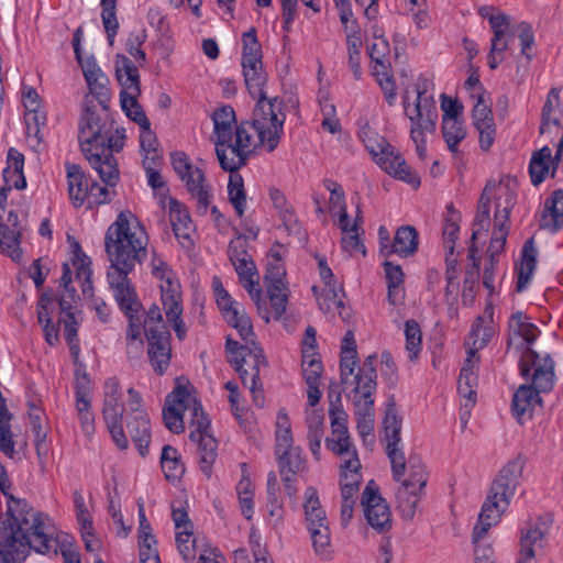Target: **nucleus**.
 <instances>
[{
	"label": "nucleus",
	"mask_w": 563,
	"mask_h": 563,
	"mask_svg": "<svg viewBox=\"0 0 563 563\" xmlns=\"http://www.w3.org/2000/svg\"><path fill=\"white\" fill-rule=\"evenodd\" d=\"M148 235L140 220L130 210H123L111 223L104 234V250L110 266L107 272L109 288L117 305L129 320L126 340L141 339L143 323V306L129 275L136 264H141L147 255Z\"/></svg>",
	"instance_id": "1"
},
{
	"label": "nucleus",
	"mask_w": 563,
	"mask_h": 563,
	"mask_svg": "<svg viewBox=\"0 0 563 563\" xmlns=\"http://www.w3.org/2000/svg\"><path fill=\"white\" fill-rule=\"evenodd\" d=\"M48 518L35 511L25 499L9 497L8 509L0 515V563L22 562L34 550L57 553Z\"/></svg>",
	"instance_id": "2"
},
{
	"label": "nucleus",
	"mask_w": 563,
	"mask_h": 563,
	"mask_svg": "<svg viewBox=\"0 0 563 563\" xmlns=\"http://www.w3.org/2000/svg\"><path fill=\"white\" fill-rule=\"evenodd\" d=\"M242 44L241 65L244 82L250 96L257 100L253 111V126L260 144L268 152H273L284 133V102L277 97H266L264 88L267 75L263 67L262 46L254 27L243 33Z\"/></svg>",
	"instance_id": "3"
},
{
	"label": "nucleus",
	"mask_w": 563,
	"mask_h": 563,
	"mask_svg": "<svg viewBox=\"0 0 563 563\" xmlns=\"http://www.w3.org/2000/svg\"><path fill=\"white\" fill-rule=\"evenodd\" d=\"M78 141L81 153L100 179L109 186H115L119 166L113 153L123 148L125 130L114 126L107 106L101 113L90 107L85 108L78 123Z\"/></svg>",
	"instance_id": "4"
},
{
	"label": "nucleus",
	"mask_w": 563,
	"mask_h": 563,
	"mask_svg": "<svg viewBox=\"0 0 563 563\" xmlns=\"http://www.w3.org/2000/svg\"><path fill=\"white\" fill-rule=\"evenodd\" d=\"M383 442L385 452L391 464L393 477L401 482V486L422 490L428 482V473L422 460L411 455L406 461L401 445V418L397 415L394 396L388 399L383 420Z\"/></svg>",
	"instance_id": "5"
},
{
	"label": "nucleus",
	"mask_w": 563,
	"mask_h": 563,
	"mask_svg": "<svg viewBox=\"0 0 563 563\" xmlns=\"http://www.w3.org/2000/svg\"><path fill=\"white\" fill-rule=\"evenodd\" d=\"M360 136L373 159L388 175L407 183L413 188H418L420 186L419 176L406 163L401 154L390 145L385 137L378 135V133L373 131L369 126H364L360 132Z\"/></svg>",
	"instance_id": "6"
},
{
	"label": "nucleus",
	"mask_w": 563,
	"mask_h": 563,
	"mask_svg": "<svg viewBox=\"0 0 563 563\" xmlns=\"http://www.w3.org/2000/svg\"><path fill=\"white\" fill-rule=\"evenodd\" d=\"M514 206L515 192L510 186V180H508L507 184H500L498 188L497 203L495 206L494 228L488 247L490 254L483 274V284L490 294L495 290L494 277L497 264L495 255L498 254L505 246L508 235L509 214Z\"/></svg>",
	"instance_id": "7"
},
{
	"label": "nucleus",
	"mask_w": 563,
	"mask_h": 563,
	"mask_svg": "<svg viewBox=\"0 0 563 563\" xmlns=\"http://www.w3.org/2000/svg\"><path fill=\"white\" fill-rule=\"evenodd\" d=\"M251 129L254 130L253 121L241 122L224 141L216 139V154L223 170L236 173L246 165L254 148Z\"/></svg>",
	"instance_id": "8"
},
{
	"label": "nucleus",
	"mask_w": 563,
	"mask_h": 563,
	"mask_svg": "<svg viewBox=\"0 0 563 563\" xmlns=\"http://www.w3.org/2000/svg\"><path fill=\"white\" fill-rule=\"evenodd\" d=\"M191 428L189 439L197 444L196 454L199 468L207 478H210L218 457V441L209 432L210 420L205 415L202 407L197 404L194 408Z\"/></svg>",
	"instance_id": "9"
},
{
	"label": "nucleus",
	"mask_w": 563,
	"mask_h": 563,
	"mask_svg": "<svg viewBox=\"0 0 563 563\" xmlns=\"http://www.w3.org/2000/svg\"><path fill=\"white\" fill-rule=\"evenodd\" d=\"M172 165L175 173L185 184L186 189L197 200L198 210L205 213L211 202V186L207 184L203 170L195 166L184 152L172 153Z\"/></svg>",
	"instance_id": "10"
},
{
	"label": "nucleus",
	"mask_w": 563,
	"mask_h": 563,
	"mask_svg": "<svg viewBox=\"0 0 563 563\" xmlns=\"http://www.w3.org/2000/svg\"><path fill=\"white\" fill-rule=\"evenodd\" d=\"M120 383L117 377H110L103 386L102 416L113 442L120 450L129 446L128 438L123 430V404Z\"/></svg>",
	"instance_id": "11"
},
{
	"label": "nucleus",
	"mask_w": 563,
	"mask_h": 563,
	"mask_svg": "<svg viewBox=\"0 0 563 563\" xmlns=\"http://www.w3.org/2000/svg\"><path fill=\"white\" fill-rule=\"evenodd\" d=\"M520 373L523 377L530 376L532 369L533 374L532 388L539 393H548L554 385V362L550 355L540 358L539 354L530 347H526L519 362Z\"/></svg>",
	"instance_id": "12"
},
{
	"label": "nucleus",
	"mask_w": 563,
	"mask_h": 563,
	"mask_svg": "<svg viewBox=\"0 0 563 563\" xmlns=\"http://www.w3.org/2000/svg\"><path fill=\"white\" fill-rule=\"evenodd\" d=\"M527 457L518 454L504 465L492 483V497H498L499 500L511 501L516 489L522 477Z\"/></svg>",
	"instance_id": "13"
},
{
	"label": "nucleus",
	"mask_w": 563,
	"mask_h": 563,
	"mask_svg": "<svg viewBox=\"0 0 563 563\" xmlns=\"http://www.w3.org/2000/svg\"><path fill=\"white\" fill-rule=\"evenodd\" d=\"M368 525L379 532L390 529L391 519L389 507L378 493L374 481L366 485L361 500Z\"/></svg>",
	"instance_id": "14"
},
{
	"label": "nucleus",
	"mask_w": 563,
	"mask_h": 563,
	"mask_svg": "<svg viewBox=\"0 0 563 563\" xmlns=\"http://www.w3.org/2000/svg\"><path fill=\"white\" fill-rule=\"evenodd\" d=\"M147 355L153 371L157 375L166 373L172 358L170 333L165 325L161 330L147 328Z\"/></svg>",
	"instance_id": "15"
},
{
	"label": "nucleus",
	"mask_w": 563,
	"mask_h": 563,
	"mask_svg": "<svg viewBox=\"0 0 563 563\" xmlns=\"http://www.w3.org/2000/svg\"><path fill=\"white\" fill-rule=\"evenodd\" d=\"M472 117L474 126L479 133V146L483 151H488L495 140L496 126L490 106L485 99L484 92L477 95Z\"/></svg>",
	"instance_id": "16"
},
{
	"label": "nucleus",
	"mask_w": 563,
	"mask_h": 563,
	"mask_svg": "<svg viewBox=\"0 0 563 563\" xmlns=\"http://www.w3.org/2000/svg\"><path fill=\"white\" fill-rule=\"evenodd\" d=\"M509 504V501L499 500L498 497L493 498L492 492L489 490L487 498L482 506L477 523L473 529V543L481 541L487 531L493 526L497 525Z\"/></svg>",
	"instance_id": "17"
},
{
	"label": "nucleus",
	"mask_w": 563,
	"mask_h": 563,
	"mask_svg": "<svg viewBox=\"0 0 563 563\" xmlns=\"http://www.w3.org/2000/svg\"><path fill=\"white\" fill-rule=\"evenodd\" d=\"M80 66L90 92L99 100L102 108L106 109L111 95L108 87L109 78L98 66L93 57L87 58Z\"/></svg>",
	"instance_id": "18"
},
{
	"label": "nucleus",
	"mask_w": 563,
	"mask_h": 563,
	"mask_svg": "<svg viewBox=\"0 0 563 563\" xmlns=\"http://www.w3.org/2000/svg\"><path fill=\"white\" fill-rule=\"evenodd\" d=\"M490 338V329L483 325V319L478 317L472 325L465 345H467V357L464 362L462 369H467L468 373H476L475 368L479 362L478 351L484 349Z\"/></svg>",
	"instance_id": "19"
},
{
	"label": "nucleus",
	"mask_w": 563,
	"mask_h": 563,
	"mask_svg": "<svg viewBox=\"0 0 563 563\" xmlns=\"http://www.w3.org/2000/svg\"><path fill=\"white\" fill-rule=\"evenodd\" d=\"M376 355L371 354L363 361L358 367V372L354 375L352 384H354V398H374L377 388V372L375 368Z\"/></svg>",
	"instance_id": "20"
},
{
	"label": "nucleus",
	"mask_w": 563,
	"mask_h": 563,
	"mask_svg": "<svg viewBox=\"0 0 563 563\" xmlns=\"http://www.w3.org/2000/svg\"><path fill=\"white\" fill-rule=\"evenodd\" d=\"M417 101L415 103L413 114L407 115L412 125H417L424 132L433 133L437 126V108L432 97H424V91L418 88Z\"/></svg>",
	"instance_id": "21"
},
{
	"label": "nucleus",
	"mask_w": 563,
	"mask_h": 563,
	"mask_svg": "<svg viewBox=\"0 0 563 563\" xmlns=\"http://www.w3.org/2000/svg\"><path fill=\"white\" fill-rule=\"evenodd\" d=\"M510 180V186L516 194V181L511 178L501 179L499 184L496 186V198L498 197V188L500 184H507V181ZM492 187H495L494 184L488 181L484 188L483 194L481 195V198L478 200L476 214L473 222V232H472V240L475 241L482 233H485L488 231L490 225V197L488 195V191H490Z\"/></svg>",
	"instance_id": "22"
},
{
	"label": "nucleus",
	"mask_w": 563,
	"mask_h": 563,
	"mask_svg": "<svg viewBox=\"0 0 563 563\" xmlns=\"http://www.w3.org/2000/svg\"><path fill=\"white\" fill-rule=\"evenodd\" d=\"M168 209L169 220L176 239L183 246L191 244L194 224L186 207L176 199L169 198Z\"/></svg>",
	"instance_id": "23"
},
{
	"label": "nucleus",
	"mask_w": 563,
	"mask_h": 563,
	"mask_svg": "<svg viewBox=\"0 0 563 563\" xmlns=\"http://www.w3.org/2000/svg\"><path fill=\"white\" fill-rule=\"evenodd\" d=\"M126 429L140 454L145 456L151 442V424L147 412L136 409L134 415H128Z\"/></svg>",
	"instance_id": "24"
},
{
	"label": "nucleus",
	"mask_w": 563,
	"mask_h": 563,
	"mask_svg": "<svg viewBox=\"0 0 563 563\" xmlns=\"http://www.w3.org/2000/svg\"><path fill=\"white\" fill-rule=\"evenodd\" d=\"M232 265L235 268L240 283L247 290L258 310H261L262 289L260 288V277L253 258H242L241 262L233 263Z\"/></svg>",
	"instance_id": "25"
},
{
	"label": "nucleus",
	"mask_w": 563,
	"mask_h": 563,
	"mask_svg": "<svg viewBox=\"0 0 563 563\" xmlns=\"http://www.w3.org/2000/svg\"><path fill=\"white\" fill-rule=\"evenodd\" d=\"M68 195L75 207H80L88 197L89 184L82 168L74 163H65Z\"/></svg>",
	"instance_id": "26"
},
{
	"label": "nucleus",
	"mask_w": 563,
	"mask_h": 563,
	"mask_svg": "<svg viewBox=\"0 0 563 563\" xmlns=\"http://www.w3.org/2000/svg\"><path fill=\"white\" fill-rule=\"evenodd\" d=\"M540 227L551 231H558L563 227V190H556L544 202L540 218Z\"/></svg>",
	"instance_id": "27"
},
{
	"label": "nucleus",
	"mask_w": 563,
	"mask_h": 563,
	"mask_svg": "<svg viewBox=\"0 0 563 563\" xmlns=\"http://www.w3.org/2000/svg\"><path fill=\"white\" fill-rule=\"evenodd\" d=\"M419 245V235L411 225H402L397 229L391 246L388 249L390 255L396 254L401 257L413 255Z\"/></svg>",
	"instance_id": "28"
},
{
	"label": "nucleus",
	"mask_w": 563,
	"mask_h": 563,
	"mask_svg": "<svg viewBox=\"0 0 563 563\" xmlns=\"http://www.w3.org/2000/svg\"><path fill=\"white\" fill-rule=\"evenodd\" d=\"M24 155L14 147H10L7 155V167L3 169V179L7 186H14L22 190L26 187L23 173Z\"/></svg>",
	"instance_id": "29"
},
{
	"label": "nucleus",
	"mask_w": 563,
	"mask_h": 563,
	"mask_svg": "<svg viewBox=\"0 0 563 563\" xmlns=\"http://www.w3.org/2000/svg\"><path fill=\"white\" fill-rule=\"evenodd\" d=\"M329 398V416L331 420V435L328 439L339 440L349 434L347 415L342 408L341 394L330 390Z\"/></svg>",
	"instance_id": "30"
},
{
	"label": "nucleus",
	"mask_w": 563,
	"mask_h": 563,
	"mask_svg": "<svg viewBox=\"0 0 563 563\" xmlns=\"http://www.w3.org/2000/svg\"><path fill=\"white\" fill-rule=\"evenodd\" d=\"M536 263L537 249L534 247L533 239L531 238L525 242L522 247V258L517 272L516 282V290L518 292L523 291L527 288L528 284L530 283V279L536 268Z\"/></svg>",
	"instance_id": "31"
},
{
	"label": "nucleus",
	"mask_w": 563,
	"mask_h": 563,
	"mask_svg": "<svg viewBox=\"0 0 563 563\" xmlns=\"http://www.w3.org/2000/svg\"><path fill=\"white\" fill-rule=\"evenodd\" d=\"M545 531L540 527L522 529L520 538L519 560L517 563H534L536 549L542 547Z\"/></svg>",
	"instance_id": "32"
},
{
	"label": "nucleus",
	"mask_w": 563,
	"mask_h": 563,
	"mask_svg": "<svg viewBox=\"0 0 563 563\" xmlns=\"http://www.w3.org/2000/svg\"><path fill=\"white\" fill-rule=\"evenodd\" d=\"M180 286L175 280L167 279V285H161V300L167 320H176L183 314Z\"/></svg>",
	"instance_id": "33"
},
{
	"label": "nucleus",
	"mask_w": 563,
	"mask_h": 563,
	"mask_svg": "<svg viewBox=\"0 0 563 563\" xmlns=\"http://www.w3.org/2000/svg\"><path fill=\"white\" fill-rule=\"evenodd\" d=\"M384 271L387 280V298L390 305L397 306L404 301L405 290L404 284V272L400 265H394L391 262L384 263Z\"/></svg>",
	"instance_id": "34"
},
{
	"label": "nucleus",
	"mask_w": 563,
	"mask_h": 563,
	"mask_svg": "<svg viewBox=\"0 0 563 563\" xmlns=\"http://www.w3.org/2000/svg\"><path fill=\"white\" fill-rule=\"evenodd\" d=\"M253 358V365L251 368L250 376L247 377V385H244L245 387H249L252 395H253V401L256 407L262 408L264 406V395L261 386L258 387L260 383V371L261 367L267 366V361L264 355V351L262 347L255 346L254 351L250 355Z\"/></svg>",
	"instance_id": "35"
},
{
	"label": "nucleus",
	"mask_w": 563,
	"mask_h": 563,
	"mask_svg": "<svg viewBox=\"0 0 563 563\" xmlns=\"http://www.w3.org/2000/svg\"><path fill=\"white\" fill-rule=\"evenodd\" d=\"M305 497L306 500L303 504V509L307 529L319 527L321 525H329L325 511L320 504L317 489L312 486H309L305 492Z\"/></svg>",
	"instance_id": "36"
},
{
	"label": "nucleus",
	"mask_w": 563,
	"mask_h": 563,
	"mask_svg": "<svg viewBox=\"0 0 563 563\" xmlns=\"http://www.w3.org/2000/svg\"><path fill=\"white\" fill-rule=\"evenodd\" d=\"M115 74L124 89L140 91V74L134 63L123 54L115 56Z\"/></svg>",
	"instance_id": "37"
},
{
	"label": "nucleus",
	"mask_w": 563,
	"mask_h": 563,
	"mask_svg": "<svg viewBox=\"0 0 563 563\" xmlns=\"http://www.w3.org/2000/svg\"><path fill=\"white\" fill-rule=\"evenodd\" d=\"M539 391L529 385L520 386L514 395L511 409L518 419L529 413L536 405L541 404Z\"/></svg>",
	"instance_id": "38"
},
{
	"label": "nucleus",
	"mask_w": 563,
	"mask_h": 563,
	"mask_svg": "<svg viewBox=\"0 0 563 563\" xmlns=\"http://www.w3.org/2000/svg\"><path fill=\"white\" fill-rule=\"evenodd\" d=\"M325 188L330 191V211L339 212V228L341 231H347L349 214L346 211L345 197L341 185L333 180L324 181Z\"/></svg>",
	"instance_id": "39"
},
{
	"label": "nucleus",
	"mask_w": 563,
	"mask_h": 563,
	"mask_svg": "<svg viewBox=\"0 0 563 563\" xmlns=\"http://www.w3.org/2000/svg\"><path fill=\"white\" fill-rule=\"evenodd\" d=\"M161 464L165 477L168 481L178 479L185 473V465L180 460L179 452L170 445H165L163 448Z\"/></svg>",
	"instance_id": "40"
},
{
	"label": "nucleus",
	"mask_w": 563,
	"mask_h": 563,
	"mask_svg": "<svg viewBox=\"0 0 563 563\" xmlns=\"http://www.w3.org/2000/svg\"><path fill=\"white\" fill-rule=\"evenodd\" d=\"M212 120L216 139L221 137L223 141L229 137V134L234 133L235 125H238L235 112L231 106H223L216 110Z\"/></svg>",
	"instance_id": "41"
},
{
	"label": "nucleus",
	"mask_w": 563,
	"mask_h": 563,
	"mask_svg": "<svg viewBox=\"0 0 563 563\" xmlns=\"http://www.w3.org/2000/svg\"><path fill=\"white\" fill-rule=\"evenodd\" d=\"M551 156L552 152L548 146L542 147L532 155L529 164V174L533 185H540L547 178Z\"/></svg>",
	"instance_id": "42"
},
{
	"label": "nucleus",
	"mask_w": 563,
	"mask_h": 563,
	"mask_svg": "<svg viewBox=\"0 0 563 563\" xmlns=\"http://www.w3.org/2000/svg\"><path fill=\"white\" fill-rule=\"evenodd\" d=\"M423 494L422 490L400 486L396 493L397 507L401 512L402 518L412 519L420 497Z\"/></svg>",
	"instance_id": "43"
},
{
	"label": "nucleus",
	"mask_w": 563,
	"mask_h": 563,
	"mask_svg": "<svg viewBox=\"0 0 563 563\" xmlns=\"http://www.w3.org/2000/svg\"><path fill=\"white\" fill-rule=\"evenodd\" d=\"M26 136L32 146H38L43 142L42 128L46 125V114L41 109L26 110L24 115Z\"/></svg>",
	"instance_id": "44"
},
{
	"label": "nucleus",
	"mask_w": 563,
	"mask_h": 563,
	"mask_svg": "<svg viewBox=\"0 0 563 563\" xmlns=\"http://www.w3.org/2000/svg\"><path fill=\"white\" fill-rule=\"evenodd\" d=\"M405 338L408 360L415 363L422 350V332L417 321L410 319L405 322Z\"/></svg>",
	"instance_id": "45"
},
{
	"label": "nucleus",
	"mask_w": 563,
	"mask_h": 563,
	"mask_svg": "<svg viewBox=\"0 0 563 563\" xmlns=\"http://www.w3.org/2000/svg\"><path fill=\"white\" fill-rule=\"evenodd\" d=\"M228 196L236 214L239 217H242L244 214L246 206V194L244 189L243 178L238 173H230L228 183Z\"/></svg>",
	"instance_id": "46"
},
{
	"label": "nucleus",
	"mask_w": 563,
	"mask_h": 563,
	"mask_svg": "<svg viewBox=\"0 0 563 563\" xmlns=\"http://www.w3.org/2000/svg\"><path fill=\"white\" fill-rule=\"evenodd\" d=\"M351 35L347 36V54H349V66L353 76L356 80L362 78L361 68V48L363 45L362 36H357V27L352 25L350 27Z\"/></svg>",
	"instance_id": "47"
},
{
	"label": "nucleus",
	"mask_w": 563,
	"mask_h": 563,
	"mask_svg": "<svg viewBox=\"0 0 563 563\" xmlns=\"http://www.w3.org/2000/svg\"><path fill=\"white\" fill-rule=\"evenodd\" d=\"M308 366L310 368V372H308V368H303L306 373V383L308 385V405L311 407V409H314L313 407L319 402L321 398V391L319 389V379L322 365L320 361L311 358L308 362Z\"/></svg>",
	"instance_id": "48"
},
{
	"label": "nucleus",
	"mask_w": 563,
	"mask_h": 563,
	"mask_svg": "<svg viewBox=\"0 0 563 563\" xmlns=\"http://www.w3.org/2000/svg\"><path fill=\"white\" fill-rule=\"evenodd\" d=\"M117 2L118 0H101V20L107 33V38L110 45H113L114 37L119 30V21L117 19Z\"/></svg>",
	"instance_id": "49"
},
{
	"label": "nucleus",
	"mask_w": 563,
	"mask_h": 563,
	"mask_svg": "<svg viewBox=\"0 0 563 563\" xmlns=\"http://www.w3.org/2000/svg\"><path fill=\"white\" fill-rule=\"evenodd\" d=\"M442 133L449 150L456 153L459 143L466 135L463 122L460 119H442Z\"/></svg>",
	"instance_id": "50"
},
{
	"label": "nucleus",
	"mask_w": 563,
	"mask_h": 563,
	"mask_svg": "<svg viewBox=\"0 0 563 563\" xmlns=\"http://www.w3.org/2000/svg\"><path fill=\"white\" fill-rule=\"evenodd\" d=\"M509 328L519 334L527 343H532L539 335V329L529 322V318L521 311L514 313L509 321Z\"/></svg>",
	"instance_id": "51"
},
{
	"label": "nucleus",
	"mask_w": 563,
	"mask_h": 563,
	"mask_svg": "<svg viewBox=\"0 0 563 563\" xmlns=\"http://www.w3.org/2000/svg\"><path fill=\"white\" fill-rule=\"evenodd\" d=\"M269 198L274 208L278 211L284 224L287 228H292L297 223V218L292 207L288 203L284 194L277 188L269 189Z\"/></svg>",
	"instance_id": "52"
},
{
	"label": "nucleus",
	"mask_w": 563,
	"mask_h": 563,
	"mask_svg": "<svg viewBox=\"0 0 563 563\" xmlns=\"http://www.w3.org/2000/svg\"><path fill=\"white\" fill-rule=\"evenodd\" d=\"M459 221L460 213L453 208L452 205L448 206V214L443 225V240L445 249L450 254H453L455 241L459 236Z\"/></svg>",
	"instance_id": "53"
},
{
	"label": "nucleus",
	"mask_w": 563,
	"mask_h": 563,
	"mask_svg": "<svg viewBox=\"0 0 563 563\" xmlns=\"http://www.w3.org/2000/svg\"><path fill=\"white\" fill-rule=\"evenodd\" d=\"M76 410L82 432L87 435L92 434L95 431V416L91 411L90 396L85 397L84 391L78 393V398H76Z\"/></svg>",
	"instance_id": "54"
},
{
	"label": "nucleus",
	"mask_w": 563,
	"mask_h": 563,
	"mask_svg": "<svg viewBox=\"0 0 563 563\" xmlns=\"http://www.w3.org/2000/svg\"><path fill=\"white\" fill-rule=\"evenodd\" d=\"M277 463L279 466L280 475H296L305 467V461L300 455V449L296 448L287 453L278 454Z\"/></svg>",
	"instance_id": "55"
},
{
	"label": "nucleus",
	"mask_w": 563,
	"mask_h": 563,
	"mask_svg": "<svg viewBox=\"0 0 563 563\" xmlns=\"http://www.w3.org/2000/svg\"><path fill=\"white\" fill-rule=\"evenodd\" d=\"M477 386V374L468 373L467 369H461L460 377L457 380V390L462 397H464L467 402L464 407H473L476 402V390Z\"/></svg>",
	"instance_id": "56"
},
{
	"label": "nucleus",
	"mask_w": 563,
	"mask_h": 563,
	"mask_svg": "<svg viewBox=\"0 0 563 563\" xmlns=\"http://www.w3.org/2000/svg\"><path fill=\"white\" fill-rule=\"evenodd\" d=\"M140 144L142 151L145 152L143 165H147V162L155 163L159 157L157 152L158 142L155 133L151 130V126L141 128Z\"/></svg>",
	"instance_id": "57"
},
{
	"label": "nucleus",
	"mask_w": 563,
	"mask_h": 563,
	"mask_svg": "<svg viewBox=\"0 0 563 563\" xmlns=\"http://www.w3.org/2000/svg\"><path fill=\"white\" fill-rule=\"evenodd\" d=\"M227 322L238 330L241 339L245 341L246 344L252 345L254 349L255 346L261 347L253 339V325L251 319L245 314L244 310L235 316V318H230L227 320Z\"/></svg>",
	"instance_id": "58"
},
{
	"label": "nucleus",
	"mask_w": 563,
	"mask_h": 563,
	"mask_svg": "<svg viewBox=\"0 0 563 563\" xmlns=\"http://www.w3.org/2000/svg\"><path fill=\"white\" fill-rule=\"evenodd\" d=\"M19 231L9 229L8 225L3 224L2 217L0 216V252L13 257V254L19 251Z\"/></svg>",
	"instance_id": "59"
},
{
	"label": "nucleus",
	"mask_w": 563,
	"mask_h": 563,
	"mask_svg": "<svg viewBox=\"0 0 563 563\" xmlns=\"http://www.w3.org/2000/svg\"><path fill=\"white\" fill-rule=\"evenodd\" d=\"M192 533V529L176 532L177 549L186 562H191L196 558V539Z\"/></svg>",
	"instance_id": "60"
},
{
	"label": "nucleus",
	"mask_w": 563,
	"mask_h": 563,
	"mask_svg": "<svg viewBox=\"0 0 563 563\" xmlns=\"http://www.w3.org/2000/svg\"><path fill=\"white\" fill-rule=\"evenodd\" d=\"M559 98H560L559 90L555 88H552L550 90L547 101L542 108V122L540 125L541 133H545V131L550 129L551 124L559 128V119L552 117L554 108H555L556 103L559 102Z\"/></svg>",
	"instance_id": "61"
},
{
	"label": "nucleus",
	"mask_w": 563,
	"mask_h": 563,
	"mask_svg": "<svg viewBox=\"0 0 563 563\" xmlns=\"http://www.w3.org/2000/svg\"><path fill=\"white\" fill-rule=\"evenodd\" d=\"M183 409L175 405H165L163 408V420L165 427L173 433H181L185 430Z\"/></svg>",
	"instance_id": "62"
},
{
	"label": "nucleus",
	"mask_w": 563,
	"mask_h": 563,
	"mask_svg": "<svg viewBox=\"0 0 563 563\" xmlns=\"http://www.w3.org/2000/svg\"><path fill=\"white\" fill-rule=\"evenodd\" d=\"M196 404L201 406L196 399L190 398L187 387L183 385H177L167 396L165 402V405H175L183 410L191 408L192 411Z\"/></svg>",
	"instance_id": "63"
},
{
	"label": "nucleus",
	"mask_w": 563,
	"mask_h": 563,
	"mask_svg": "<svg viewBox=\"0 0 563 563\" xmlns=\"http://www.w3.org/2000/svg\"><path fill=\"white\" fill-rule=\"evenodd\" d=\"M341 484H352L353 486H360V474L361 463L357 457V453L352 452V457L346 459L341 465Z\"/></svg>",
	"instance_id": "64"
}]
</instances>
